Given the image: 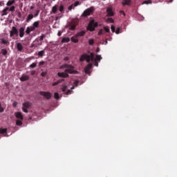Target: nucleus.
I'll use <instances>...</instances> for the list:
<instances>
[{
    "mask_svg": "<svg viewBox=\"0 0 177 177\" xmlns=\"http://www.w3.org/2000/svg\"><path fill=\"white\" fill-rule=\"evenodd\" d=\"M85 30H82L75 35V37L79 38L80 37H84L85 35Z\"/></svg>",
    "mask_w": 177,
    "mask_h": 177,
    "instance_id": "obj_16",
    "label": "nucleus"
},
{
    "mask_svg": "<svg viewBox=\"0 0 177 177\" xmlns=\"http://www.w3.org/2000/svg\"><path fill=\"white\" fill-rule=\"evenodd\" d=\"M30 32H31V30L30 29V27H28L26 30V34L28 35L30 34Z\"/></svg>",
    "mask_w": 177,
    "mask_h": 177,
    "instance_id": "obj_40",
    "label": "nucleus"
},
{
    "mask_svg": "<svg viewBox=\"0 0 177 177\" xmlns=\"http://www.w3.org/2000/svg\"><path fill=\"white\" fill-rule=\"evenodd\" d=\"M77 26H78V19H73L70 25V30L74 31L77 28Z\"/></svg>",
    "mask_w": 177,
    "mask_h": 177,
    "instance_id": "obj_7",
    "label": "nucleus"
},
{
    "mask_svg": "<svg viewBox=\"0 0 177 177\" xmlns=\"http://www.w3.org/2000/svg\"><path fill=\"white\" fill-rule=\"evenodd\" d=\"M95 44V40H93V39H90L88 40V44L89 45H93Z\"/></svg>",
    "mask_w": 177,
    "mask_h": 177,
    "instance_id": "obj_35",
    "label": "nucleus"
},
{
    "mask_svg": "<svg viewBox=\"0 0 177 177\" xmlns=\"http://www.w3.org/2000/svg\"><path fill=\"white\" fill-rule=\"evenodd\" d=\"M31 103L30 102H26L23 104L22 110L24 113H28V109H30Z\"/></svg>",
    "mask_w": 177,
    "mask_h": 177,
    "instance_id": "obj_6",
    "label": "nucleus"
},
{
    "mask_svg": "<svg viewBox=\"0 0 177 177\" xmlns=\"http://www.w3.org/2000/svg\"><path fill=\"white\" fill-rule=\"evenodd\" d=\"M62 92H66V91H67V86L63 85L62 87Z\"/></svg>",
    "mask_w": 177,
    "mask_h": 177,
    "instance_id": "obj_36",
    "label": "nucleus"
},
{
    "mask_svg": "<svg viewBox=\"0 0 177 177\" xmlns=\"http://www.w3.org/2000/svg\"><path fill=\"white\" fill-rule=\"evenodd\" d=\"M71 92H73V91L67 90V91L66 92V95H70L71 93Z\"/></svg>",
    "mask_w": 177,
    "mask_h": 177,
    "instance_id": "obj_49",
    "label": "nucleus"
},
{
    "mask_svg": "<svg viewBox=\"0 0 177 177\" xmlns=\"http://www.w3.org/2000/svg\"><path fill=\"white\" fill-rule=\"evenodd\" d=\"M103 32H104V30L100 29L98 32V35H103Z\"/></svg>",
    "mask_w": 177,
    "mask_h": 177,
    "instance_id": "obj_45",
    "label": "nucleus"
},
{
    "mask_svg": "<svg viewBox=\"0 0 177 177\" xmlns=\"http://www.w3.org/2000/svg\"><path fill=\"white\" fill-rule=\"evenodd\" d=\"M149 3H151V0L143 1L142 5H149Z\"/></svg>",
    "mask_w": 177,
    "mask_h": 177,
    "instance_id": "obj_33",
    "label": "nucleus"
},
{
    "mask_svg": "<svg viewBox=\"0 0 177 177\" xmlns=\"http://www.w3.org/2000/svg\"><path fill=\"white\" fill-rule=\"evenodd\" d=\"M106 12H107V16L109 17H112V16H114V12H113V8L111 7H108L106 8Z\"/></svg>",
    "mask_w": 177,
    "mask_h": 177,
    "instance_id": "obj_9",
    "label": "nucleus"
},
{
    "mask_svg": "<svg viewBox=\"0 0 177 177\" xmlns=\"http://www.w3.org/2000/svg\"><path fill=\"white\" fill-rule=\"evenodd\" d=\"M84 60H86L87 63H91V60L93 62V60H95V53H91L90 55L88 54L82 55L80 58V61L84 62Z\"/></svg>",
    "mask_w": 177,
    "mask_h": 177,
    "instance_id": "obj_2",
    "label": "nucleus"
},
{
    "mask_svg": "<svg viewBox=\"0 0 177 177\" xmlns=\"http://www.w3.org/2000/svg\"><path fill=\"white\" fill-rule=\"evenodd\" d=\"M63 81H64V79L59 80L58 81H57L53 84V86H56V85H59V84H60L61 82H63Z\"/></svg>",
    "mask_w": 177,
    "mask_h": 177,
    "instance_id": "obj_20",
    "label": "nucleus"
},
{
    "mask_svg": "<svg viewBox=\"0 0 177 177\" xmlns=\"http://www.w3.org/2000/svg\"><path fill=\"white\" fill-rule=\"evenodd\" d=\"M1 44H3V45H6V44H8V41H6L4 39H1Z\"/></svg>",
    "mask_w": 177,
    "mask_h": 177,
    "instance_id": "obj_42",
    "label": "nucleus"
},
{
    "mask_svg": "<svg viewBox=\"0 0 177 177\" xmlns=\"http://www.w3.org/2000/svg\"><path fill=\"white\" fill-rule=\"evenodd\" d=\"M104 30L106 32H110V28L109 26H104Z\"/></svg>",
    "mask_w": 177,
    "mask_h": 177,
    "instance_id": "obj_34",
    "label": "nucleus"
},
{
    "mask_svg": "<svg viewBox=\"0 0 177 177\" xmlns=\"http://www.w3.org/2000/svg\"><path fill=\"white\" fill-rule=\"evenodd\" d=\"M16 125H17V127H21V125H23V122H21L20 120H17Z\"/></svg>",
    "mask_w": 177,
    "mask_h": 177,
    "instance_id": "obj_26",
    "label": "nucleus"
},
{
    "mask_svg": "<svg viewBox=\"0 0 177 177\" xmlns=\"http://www.w3.org/2000/svg\"><path fill=\"white\" fill-rule=\"evenodd\" d=\"M35 16L32 14H29L26 18V23H30V21H31V20H32L34 19Z\"/></svg>",
    "mask_w": 177,
    "mask_h": 177,
    "instance_id": "obj_14",
    "label": "nucleus"
},
{
    "mask_svg": "<svg viewBox=\"0 0 177 177\" xmlns=\"http://www.w3.org/2000/svg\"><path fill=\"white\" fill-rule=\"evenodd\" d=\"M14 3H16V0H9L7 2L6 6L8 8H9V6H12V5H14Z\"/></svg>",
    "mask_w": 177,
    "mask_h": 177,
    "instance_id": "obj_17",
    "label": "nucleus"
},
{
    "mask_svg": "<svg viewBox=\"0 0 177 177\" xmlns=\"http://www.w3.org/2000/svg\"><path fill=\"white\" fill-rule=\"evenodd\" d=\"M15 9H16V7L15 6H11L10 8H9L8 10L10 12H15Z\"/></svg>",
    "mask_w": 177,
    "mask_h": 177,
    "instance_id": "obj_28",
    "label": "nucleus"
},
{
    "mask_svg": "<svg viewBox=\"0 0 177 177\" xmlns=\"http://www.w3.org/2000/svg\"><path fill=\"white\" fill-rule=\"evenodd\" d=\"M59 68L61 70L63 68H66L64 72H59L57 73L58 77L60 78H68V74H78V71L74 70V66L68 64H64L62 65Z\"/></svg>",
    "mask_w": 177,
    "mask_h": 177,
    "instance_id": "obj_1",
    "label": "nucleus"
},
{
    "mask_svg": "<svg viewBox=\"0 0 177 177\" xmlns=\"http://www.w3.org/2000/svg\"><path fill=\"white\" fill-rule=\"evenodd\" d=\"M80 84V81L79 80H75L74 82V86H78V84Z\"/></svg>",
    "mask_w": 177,
    "mask_h": 177,
    "instance_id": "obj_43",
    "label": "nucleus"
},
{
    "mask_svg": "<svg viewBox=\"0 0 177 177\" xmlns=\"http://www.w3.org/2000/svg\"><path fill=\"white\" fill-rule=\"evenodd\" d=\"M120 15H123L124 16H125V12L124 11L120 10Z\"/></svg>",
    "mask_w": 177,
    "mask_h": 177,
    "instance_id": "obj_57",
    "label": "nucleus"
},
{
    "mask_svg": "<svg viewBox=\"0 0 177 177\" xmlns=\"http://www.w3.org/2000/svg\"><path fill=\"white\" fill-rule=\"evenodd\" d=\"M98 24L97 22L95 21V19H91L88 25L87 26V30L88 31H95V29L96 28V27H97Z\"/></svg>",
    "mask_w": 177,
    "mask_h": 177,
    "instance_id": "obj_3",
    "label": "nucleus"
},
{
    "mask_svg": "<svg viewBox=\"0 0 177 177\" xmlns=\"http://www.w3.org/2000/svg\"><path fill=\"white\" fill-rule=\"evenodd\" d=\"M111 30L112 31V32H115V26H114L113 25H112L111 26Z\"/></svg>",
    "mask_w": 177,
    "mask_h": 177,
    "instance_id": "obj_39",
    "label": "nucleus"
},
{
    "mask_svg": "<svg viewBox=\"0 0 177 177\" xmlns=\"http://www.w3.org/2000/svg\"><path fill=\"white\" fill-rule=\"evenodd\" d=\"M25 28H24V27H21L20 28H19V37H20V38H23V37H24V31H25Z\"/></svg>",
    "mask_w": 177,
    "mask_h": 177,
    "instance_id": "obj_15",
    "label": "nucleus"
},
{
    "mask_svg": "<svg viewBox=\"0 0 177 177\" xmlns=\"http://www.w3.org/2000/svg\"><path fill=\"white\" fill-rule=\"evenodd\" d=\"M54 97H55V99H56L57 100H59V93H55V94H54Z\"/></svg>",
    "mask_w": 177,
    "mask_h": 177,
    "instance_id": "obj_37",
    "label": "nucleus"
},
{
    "mask_svg": "<svg viewBox=\"0 0 177 177\" xmlns=\"http://www.w3.org/2000/svg\"><path fill=\"white\" fill-rule=\"evenodd\" d=\"M71 41L73 42V44H77L78 42L77 37H76L75 35L71 37Z\"/></svg>",
    "mask_w": 177,
    "mask_h": 177,
    "instance_id": "obj_21",
    "label": "nucleus"
},
{
    "mask_svg": "<svg viewBox=\"0 0 177 177\" xmlns=\"http://www.w3.org/2000/svg\"><path fill=\"white\" fill-rule=\"evenodd\" d=\"M16 35L17 37L19 36V30L17 28L12 26V30L10 31V37L12 38Z\"/></svg>",
    "mask_w": 177,
    "mask_h": 177,
    "instance_id": "obj_5",
    "label": "nucleus"
},
{
    "mask_svg": "<svg viewBox=\"0 0 177 177\" xmlns=\"http://www.w3.org/2000/svg\"><path fill=\"white\" fill-rule=\"evenodd\" d=\"M71 9H73V6H71L68 7L69 10H71Z\"/></svg>",
    "mask_w": 177,
    "mask_h": 177,
    "instance_id": "obj_59",
    "label": "nucleus"
},
{
    "mask_svg": "<svg viewBox=\"0 0 177 177\" xmlns=\"http://www.w3.org/2000/svg\"><path fill=\"white\" fill-rule=\"evenodd\" d=\"M41 77H46V72H41Z\"/></svg>",
    "mask_w": 177,
    "mask_h": 177,
    "instance_id": "obj_50",
    "label": "nucleus"
},
{
    "mask_svg": "<svg viewBox=\"0 0 177 177\" xmlns=\"http://www.w3.org/2000/svg\"><path fill=\"white\" fill-rule=\"evenodd\" d=\"M0 6H5V3H3V1H0Z\"/></svg>",
    "mask_w": 177,
    "mask_h": 177,
    "instance_id": "obj_55",
    "label": "nucleus"
},
{
    "mask_svg": "<svg viewBox=\"0 0 177 177\" xmlns=\"http://www.w3.org/2000/svg\"><path fill=\"white\" fill-rule=\"evenodd\" d=\"M132 3V0H122V6H131Z\"/></svg>",
    "mask_w": 177,
    "mask_h": 177,
    "instance_id": "obj_10",
    "label": "nucleus"
},
{
    "mask_svg": "<svg viewBox=\"0 0 177 177\" xmlns=\"http://www.w3.org/2000/svg\"><path fill=\"white\" fill-rule=\"evenodd\" d=\"M3 111H5V109L2 107V104L0 102V113H3Z\"/></svg>",
    "mask_w": 177,
    "mask_h": 177,
    "instance_id": "obj_38",
    "label": "nucleus"
},
{
    "mask_svg": "<svg viewBox=\"0 0 177 177\" xmlns=\"http://www.w3.org/2000/svg\"><path fill=\"white\" fill-rule=\"evenodd\" d=\"M39 94L41 96H44V97H46V99H47L48 100H49V99L52 97V93H50V92L40 91Z\"/></svg>",
    "mask_w": 177,
    "mask_h": 177,
    "instance_id": "obj_8",
    "label": "nucleus"
},
{
    "mask_svg": "<svg viewBox=\"0 0 177 177\" xmlns=\"http://www.w3.org/2000/svg\"><path fill=\"white\" fill-rule=\"evenodd\" d=\"M30 80V76L27 75H22V76L20 77V81H22V82H24V81H28Z\"/></svg>",
    "mask_w": 177,
    "mask_h": 177,
    "instance_id": "obj_13",
    "label": "nucleus"
},
{
    "mask_svg": "<svg viewBox=\"0 0 177 177\" xmlns=\"http://www.w3.org/2000/svg\"><path fill=\"white\" fill-rule=\"evenodd\" d=\"M91 68H92V64L89 63V64L84 68V73H86V74H89Z\"/></svg>",
    "mask_w": 177,
    "mask_h": 177,
    "instance_id": "obj_11",
    "label": "nucleus"
},
{
    "mask_svg": "<svg viewBox=\"0 0 177 177\" xmlns=\"http://www.w3.org/2000/svg\"><path fill=\"white\" fill-rule=\"evenodd\" d=\"M46 38V35L45 34H41V35L39 37V41H44V39Z\"/></svg>",
    "mask_w": 177,
    "mask_h": 177,
    "instance_id": "obj_30",
    "label": "nucleus"
},
{
    "mask_svg": "<svg viewBox=\"0 0 177 177\" xmlns=\"http://www.w3.org/2000/svg\"><path fill=\"white\" fill-rule=\"evenodd\" d=\"M95 67H99V63L97 62V61H95Z\"/></svg>",
    "mask_w": 177,
    "mask_h": 177,
    "instance_id": "obj_53",
    "label": "nucleus"
},
{
    "mask_svg": "<svg viewBox=\"0 0 177 177\" xmlns=\"http://www.w3.org/2000/svg\"><path fill=\"white\" fill-rule=\"evenodd\" d=\"M58 37H60L62 36V32H59L58 34H57Z\"/></svg>",
    "mask_w": 177,
    "mask_h": 177,
    "instance_id": "obj_60",
    "label": "nucleus"
},
{
    "mask_svg": "<svg viewBox=\"0 0 177 177\" xmlns=\"http://www.w3.org/2000/svg\"><path fill=\"white\" fill-rule=\"evenodd\" d=\"M69 41H70V38H68V37H64L62 39V44H67Z\"/></svg>",
    "mask_w": 177,
    "mask_h": 177,
    "instance_id": "obj_22",
    "label": "nucleus"
},
{
    "mask_svg": "<svg viewBox=\"0 0 177 177\" xmlns=\"http://www.w3.org/2000/svg\"><path fill=\"white\" fill-rule=\"evenodd\" d=\"M8 10H9V7H6V8L2 10V15H1V16H6V15H8Z\"/></svg>",
    "mask_w": 177,
    "mask_h": 177,
    "instance_id": "obj_19",
    "label": "nucleus"
},
{
    "mask_svg": "<svg viewBox=\"0 0 177 177\" xmlns=\"http://www.w3.org/2000/svg\"><path fill=\"white\" fill-rule=\"evenodd\" d=\"M63 10H64V7L63 6V5H61L59 6V12H63Z\"/></svg>",
    "mask_w": 177,
    "mask_h": 177,
    "instance_id": "obj_41",
    "label": "nucleus"
},
{
    "mask_svg": "<svg viewBox=\"0 0 177 177\" xmlns=\"http://www.w3.org/2000/svg\"><path fill=\"white\" fill-rule=\"evenodd\" d=\"M32 26L35 28H38V27H39V21H35L32 24Z\"/></svg>",
    "mask_w": 177,
    "mask_h": 177,
    "instance_id": "obj_24",
    "label": "nucleus"
},
{
    "mask_svg": "<svg viewBox=\"0 0 177 177\" xmlns=\"http://www.w3.org/2000/svg\"><path fill=\"white\" fill-rule=\"evenodd\" d=\"M80 5V1H75L74 3V6H78Z\"/></svg>",
    "mask_w": 177,
    "mask_h": 177,
    "instance_id": "obj_52",
    "label": "nucleus"
},
{
    "mask_svg": "<svg viewBox=\"0 0 177 177\" xmlns=\"http://www.w3.org/2000/svg\"><path fill=\"white\" fill-rule=\"evenodd\" d=\"M32 9H34V6H30V10H32Z\"/></svg>",
    "mask_w": 177,
    "mask_h": 177,
    "instance_id": "obj_61",
    "label": "nucleus"
},
{
    "mask_svg": "<svg viewBox=\"0 0 177 177\" xmlns=\"http://www.w3.org/2000/svg\"><path fill=\"white\" fill-rule=\"evenodd\" d=\"M17 15H18L19 19H21V16H22V15H21V12H18Z\"/></svg>",
    "mask_w": 177,
    "mask_h": 177,
    "instance_id": "obj_54",
    "label": "nucleus"
},
{
    "mask_svg": "<svg viewBox=\"0 0 177 177\" xmlns=\"http://www.w3.org/2000/svg\"><path fill=\"white\" fill-rule=\"evenodd\" d=\"M74 88H75V86H73L71 87V89H74Z\"/></svg>",
    "mask_w": 177,
    "mask_h": 177,
    "instance_id": "obj_64",
    "label": "nucleus"
},
{
    "mask_svg": "<svg viewBox=\"0 0 177 177\" xmlns=\"http://www.w3.org/2000/svg\"><path fill=\"white\" fill-rule=\"evenodd\" d=\"M44 64H45V62L41 61L39 63V66H44Z\"/></svg>",
    "mask_w": 177,
    "mask_h": 177,
    "instance_id": "obj_51",
    "label": "nucleus"
},
{
    "mask_svg": "<svg viewBox=\"0 0 177 177\" xmlns=\"http://www.w3.org/2000/svg\"><path fill=\"white\" fill-rule=\"evenodd\" d=\"M6 132H8L6 129L0 128V133H6Z\"/></svg>",
    "mask_w": 177,
    "mask_h": 177,
    "instance_id": "obj_32",
    "label": "nucleus"
},
{
    "mask_svg": "<svg viewBox=\"0 0 177 177\" xmlns=\"http://www.w3.org/2000/svg\"><path fill=\"white\" fill-rule=\"evenodd\" d=\"M107 21H110V23H114V19H112V18H109V19H107Z\"/></svg>",
    "mask_w": 177,
    "mask_h": 177,
    "instance_id": "obj_47",
    "label": "nucleus"
},
{
    "mask_svg": "<svg viewBox=\"0 0 177 177\" xmlns=\"http://www.w3.org/2000/svg\"><path fill=\"white\" fill-rule=\"evenodd\" d=\"M95 62H100V60H102V56L97 55L95 56V59H94Z\"/></svg>",
    "mask_w": 177,
    "mask_h": 177,
    "instance_id": "obj_25",
    "label": "nucleus"
},
{
    "mask_svg": "<svg viewBox=\"0 0 177 177\" xmlns=\"http://www.w3.org/2000/svg\"><path fill=\"white\" fill-rule=\"evenodd\" d=\"M31 75H35V71H32L30 72Z\"/></svg>",
    "mask_w": 177,
    "mask_h": 177,
    "instance_id": "obj_56",
    "label": "nucleus"
},
{
    "mask_svg": "<svg viewBox=\"0 0 177 177\" xmlns=\"http://www.w3.org/2000/svg\"><path fill=\"white\" fill-rule=\"evenodd\" d=\"M52 12H53L54 15H56V13H57V6H54L52 8Z\"/></svg>",
    "mask_w": 177,
    "mask_h": 177,
    "instance_id": "obj_23",
    "label": "nucleus"
},
{
    "mask_svg": "<svg viewBox=\"0 0 177 177\" xmlns=\"http://www.w3.org/2000/svg\"><path fill=\"white\" fill-rule=\"evenodd\" d=\"M37 64H38L37 62L32 63L30 65V68H35V67H37Z\"/></svg>",
    "mask_w": 177,
    "mask_h": 177,
    "instance_id": "obj_31",
    "label": "nucleus"
},
{
    "mask_svg": "<svg viewBox=\"0 0 177 177\" xmlns=\"http://www.w3.org/2000/svg\"><path fill=\"white\" fill-rule=\"evenodd\" d=\"M1 53L3 56H6V55H8V50L6 49H2Z\"/></svg>",
    "mask_w": 177,
    "mask_h": 177,
    "instance_id": "obj_29",
    "label": "nucleus"
},
{
    "mask_svg": "<svg viewBox=\"0 0 177 177\" xmlns=\"http://www.w3.org/2000/svg\"><path fill=\"white\" fill-rule=\"evenodd\" d=\"M93 12H95V7L91 6L89 8H87L84 11L82 16V17H88V16H91L93 14Z\"/></svg>",
    "mask_w": 177,
    "mask_h": 177,
    "instance_id": "obj_4",
    "label": "nucleus"
},
{
    "mask_svg": "<svg viewBox=\"0 0 177 177\" xmlns=\"http://www.w3.org/2000/svg\"><path fill=\"white\" fill-rule=\"evenodd\" d=\"M38 15H39V10H37L36 11V12L35 13V15L33 16H35V17H37L38 16Z\"/></svg>",
    "mask_w": 177,
    "mask_h": 177,
    "instance_id": "obj_46",
    "label": "nucleus"
},
{
    "mask_svg": "<svg viewBox=\"0 0 177 177\" xmlns=\"http://www.w3.org/2000/svg\"><path fill=\"white\" fill-rule=\"evenodd\" d=\"M64 60H65V62H68V57H66L64 58Z\"/></svg>",
    "mask_w": 177,
    "mask_h": 177,
    "instance_id": "obj_58",
    "label": "nucleus"
},
{
    "mask_svg": "<svg viewBox=\"0 0 177 177\" xmlns=\"http://www.w3.org/2000/svg\"><path fill=\"white\" fill-rule=\"evenodd\" d=\"M44 55H45V50L39 51L38 56H39V57H42Z\"/></svg>",
    "mask_w": 177,
    "mask_h": 177,
    "instance_id": "obj_27",
    "label": "nucleus"
},
{
    "mask_svg": "<svg viewBox=\"0 0 177 177\" xmlns=\"http://www.w3.org/2000/svg\"><path fill=\"white\" fill-rule=\"evenodd\" d=\"M17 49L19 50V52H21V50H23V45L21 43L17 44Z\"/></svg>",
    "mask_w": 177,
    "mask_h": 177,
    "instance_id": "obj_18",
    "label": "nucleus"
},
{
    "mask_svg": "<svg viewBox=\"0 0 177 177\" xmlns=\"http://www.w3.org/2000/svg\"><path fill=\"white\" fill-rule=\"evenodd\" d=\"M121 30L120 28H117L116 30L115 31V34H120V31Z\"/></svg>",
    "mask_w": 177,
    "mask_h": 177,
    "instance_id": "obj_44",
    "label": "nucleus"
},
{
    "mask_svg": "<svg viewBox=\"0 0 177 177\" xmlns=\"http://www.w3.org/2000/svg\"><path fill=\"white\" fill-rule=\"evenodd\" d=\"M100 50V48H97L96 52L97 53V52H99Z\"/></svg>",
    "mask_w": 177,
    "mask_h": 177,
    "instance_id": "obj_63",
    "label": "nucleus"
},
{
    "mask_svg": "<svg viewBox=\"0 0 177 177\" xmlns=\"http://www.w3.org/2000/svg\"><path fill=\"white\" fill-rule=\"evenodd\" d=\"M29 28L30 30V32L31 31H35V28L33 26H29Z\"/></svg>",
    "mask_w": 177,
    "mask_h": 177,
    "instance_id": "obj_48",
    "label": "nucleus"
},
{
    "mask_svg": "<svg viewBox=\"0 0 177 177\" xmlns=\"http://www.w3.org/2000/svg\"><path fill=\"white\" fill-rule=\"evenodd\" d=\"M15 117L18 120H20L21 121H23L24 120V118L23 117V114L21 113V112H16L15 113Z\"/></svg>",
    "mask_w": 177,
    "mask_h": 177,
    "instance_id": "obj_12",
    "label": "nucleus"
},
{
    "mask_svg": "<svg viewBox=\"0 0 177 177\" xmlns=\"http://www.w3.org/2000/svg\"><path fill=\"white\" fill-rule=\"evenodd\" d=\"M13 106H14V107H16V102L13 103Z\"/></svg>",
    "mask_w": 177,
    "mask_h": 177,
    "instance_id": "obj_62",
    "label": "nucleus"
}]
</instances>
